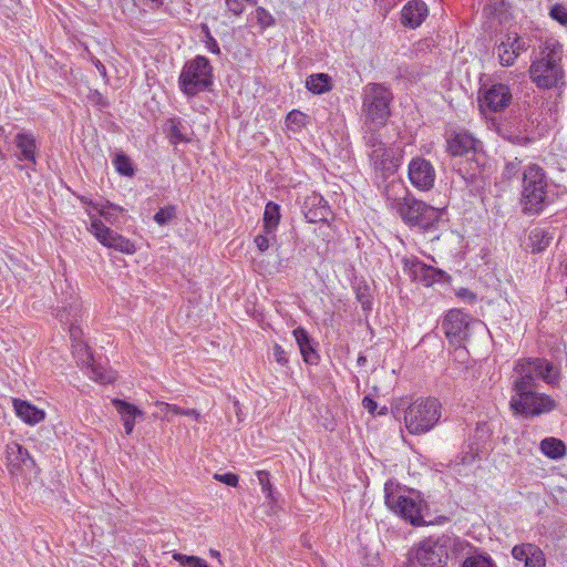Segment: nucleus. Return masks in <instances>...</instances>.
Here are the masks:
<instances>
[{
  "mask_svg": "<svg viewBox=\"0 0 567 567\" xmlns=\"http://www.w3.org/2000/svg\"><path fill=\"white\" fill-rule=\"evenodd\" d=\"M563 53L561 43L554 38H547L540 43L528 70L532 82L538 89L549 90L564 85Z\"/></svg>",
  "mask_w": 567,
  "mask_h": 567,
  "instance_id": "1",
  "label": "nucleus"
},
{
  "mask_svg": "<svg viewBox=\"0 0 567 567\" xmlns=\"http://www.w3.org/2000/svg\"><path fill=\"white\" fill-rule=\"evenodd\" d=\"M540 379L547 384H556L559 373L554 365L544 358H522L514 367L513 391L514 393L535 390L537 380Z\"/></svg>",
  "mask_w": 567,
  "mask_h": 567,
  "instance_id": "2",
  "label": "nucleus"
},
{
  "mask_svg": "<svg viewBox=\"0 0 567 567\" xmlns=\"http://www.w3.org/2000/svg\"><path fill=\"white\" fill-rule=\"evenodd\" d=\"M441 417V403L436 399H419L404 412L406 430L414 435L432 430Z\"/></svg>",
  "mask_w": 567,
  "mask_h": 567,
  "instance_id": "3",
  "label": "nucleus"
},
{
  "mask_svg": "<svg viewBox=\"0 0 567 567\" xmlns=\"http://www.w3.org/2000/svg\"><path fill=\"white\" fill-rule=\"evenodd\" d=\"M392 93L382 84L371 83L364 89L363 112L364 125L383 126L390 116Z\"/></svg>",
  "mask_w": 567,
  "mask_h": 567,
  "instance_id": "4",
  "label": "nucleus"
},
{
  "mask_svg": "<svg viewBox=\"0 0 567 567\" xmlns=\"http://www.w3.org/2000/svg\"><path fill=\"white\" fill-rule=\"evenodd\" d=\"M547 178L544 169L530 164L523 172L522 204L526 212L538 213L545 206Z\"/></svg>",
  "mask_w": 567,
  "mask_h": 567,
  "instance_id": "5",
  "label": "nucleus"
},
{
  "mask_svg": "<svg viewBox=\"0 0 567 567\" xmlns=\"http://www.w3.org/2000/svg\"><path fill=\"white\" fill-rule=\"evenodd\" d=\"M399 215L410 226L424 230L433 228L442 217L443 210L413 197H405L396 206Z\"/></svg>",
  "mask_w": 567,
  "mask_h": 567,
  "instance_id": "6",
  "label": "nucleus"
},
{
  "mask_svg": "<svg viewBox=\"0 0 567 567\" xmlns=\"http://www.w3.org/2000/svg\"><path fill=\"white\" fill-rule=\"evenodd\" d=\"M212 84V66L205 56L198 55L187 62L179 75L181 90L187 95H195Z\"/></svg>",
  "mask_w": 567,
  "mask_h": 567,
  "instance_id": "7",
  "label": "nucleus"
},
{
  "mask_svg": "<svg viewBox=\"0 0 567 567\" xmlns=\"http://www.w3.org/2000/svg\"><path fill=\"white\" fill-rule=\"evenodd\" d=\"M511 409L515 414H522L527 417L538 416L549 413L556 409V401L535 390L514 393L509 401Z\"/></svg>",
  "mask_w": 567,
  "mask_h": 567,
  "instance_id": "8",
  "label": "nucleus"
},
{
  "mask_svg": "<svg viewBox=\"0 0 567 567\" xmlns=\"http://www.w3.org/2000/svg\"><path fill=\"white\" fill-rule=\"evenodd\" d=\"M450 535L425 538L415 550V559L422 567H443L449 560Z\"/></svg>",
  "mask_w": 567,
  "mask_h": 567,
  "instance_id": "9",
  "label": "nucleus"
},
{
  "mask_svg": "<svg viewBox=\"0 0 567 567\" xmlns=\"http://www.w3.org/2000/svg\"><path fill=\"white\" fill-rule=\"evenodd\" d=\"M386 506L412 525H421V501L419 496L404 495L400 492H391L385 495Z\"/></svg>",
  "mask_w": 567,
  "mask_h": 567,
  "instance_id": "10",
  "label": "nucleus"
},
{
  "mask_svg": "<svg viewBox=\"0 0 567 567\" xmlns=\"http://www.w3.org/2000/svg\"><path fill=\"white\" fill-rule=\"evenodd\" d=\"M6 454L8 471L16 478L25 476L35 466L29 452L17 442L7 445Z\"/></svg>",
  "mask_w": 567,
  "mask_h": 567,
  "instance_id": "11",
  "label": "nucleus"
},
{
  "mask_svg": "<svg viewBox=\"0 0 567 567\" xmlns=\"http://www.w3.org/2000/svg\"><path fill=\"white\" fill-rule=\"evenodd\" d=\"M512 102V92L505 84L498 83L489 86L480 97V109L483 113H497L506 109Z\"/></svg>",
  "mask_w": 567,
  "mask_h": 567,
  "instance_id": "12",
  "label": "nucleus"
},
{
  "mask_svg": "<svg viewBox=\"0 0 567 567\" xmlns=\"http://www.w3.org/2000/svg\"><path fill=\"white\" fill-rule=\"evenodd\" d=\"M436 173L430 161L415 157L409 164V179L420 190H430L434 186Z\"/></svg>",
  "mask_w": 567,
  "mask_h": 567,
  "instance_id": "13",
  "label": "nucleus"
},
{
  "mask_svg": "<svg viewBox=\"0 0 567 567\" xmlns=\"http://www.w3.org/2000/svg\"><path fill=\"white\" fill-rule=\"evenodd\" d=\"M526 50V42L520 35L516 32H508L497 45L496 53L503 66H512L517 58Z\"/></svg>",
  "mask_w": 567,
  "mask_h": 567,
  "instance_id": "14",
  "label": "nucleus"
},
{
  "mask_svg": "<svg viewBox=\"0 0 567 567\" xmlns=\"http://www.w3.org/2000/svg\"><path fill=\"white\" fill-rule=\"evenodd\" d=\"M470 324L466 313L458 309H452L446 313L442 329L451 342H461L467 338Z\"/></svg>",
  "mask_w": 567,
  "mask_h": 567,
  "instance_id": "15",
  "label": "nucleus"
},
{
  "mask_svg": "<svg viewBox=\"0 0 567 567\" xmlns=\"http://www.w3.org/2000/svg\"><path fill=\"white\" fill-rule=\"evenodd\" d=\"M403 266L413 280L423 282L425 286H431L444 275V271L423 264L414 256L403 258Z\"/></svg>",
  "mask_w": 567,
  "mask_h": 567,
  "instance_id": "16",
  "label": "nucleus"
},
{
  "mask_svg": "<svg viewBox=\"0 0 567 567\" xmlns=\"http://www.w3.org/2000/svg\"><path fill=\"white\" fill-rule=\"evenodd\" d=\"M477 141L466 131H452L446 137V150L452 156H463L475 152Z\"/></svg>",
  "mask_w": 567,
  "mask_h": 567,
  "instance_id": "17",
  "label": "nucleus"
},
{
  "mask_svg": "<svg viewBox=\"0 0 567 567\" xmlns=\"http://www.w3.org/2000/svg\"><path fill=\"white\" fill-rule=\"evenodd\" d=\"M302 212L305 218L311 224L326 221L330 215L329 206L327 205L323 197L317 193H312L306 197Z\"/></svg>",
  "mask_w": 567,
  "mask_h": 567,
  "instance_id": "18",
  "label": "nucleus"
},
{
  "mask_svg": "<svg viewBox=\"0 0 567 567\" xmlns=\"http://www.w3.org/2000/svg\"><path fill=\"white\" fill-rule=\"evenodd\" d=\"M369 157L374 169L382 174H393L400 165V159L395 156L394 151L385 146L370 151Z\"/></svg>",
  "mask_w": 567,
  "mask_h": 567,
  "instance_id": "19",
  "label": "nucleus"
},
{
  "mask_svg": "<svg viewBox=\"0 0 567 567\" xmlns=\"http://www.w3.org/2000/svg\"><path fill=\"white\" fill-rule=\"evenodd\" d=\"M427 6L422 0L409 1L401 11V20L405 27L415 29L422 24L427 17Z\"/></svg>",
  "mask_w": 567,
  "mask_h": 567,
  "instance_id": "20",
  "label": "nucleus"
},
{
  "mask_svg": "<svg viewBox=\"0 0 567 567\" xmlns=\"http://www.w3.org/2000/svg\"><path fill=\"white\" fill-rule=\"evenodd\" d=\"M13 408L17 415L30 425L38 424L45 417L43 410H40L31 403L20 399H13Z\"/></svg>",
  "mask_w": 567,
  "mask_h": 567,
  "instance_id": "21",
  "label": "nucleus"
},
{
  "mask_svg": "<svg viewBox=\"0 0 567 567\" xmlns=\"http://www.w3.org/2000/svg\"><path fill=\"white\" fill-rule=\"evenodd\" d=\"M112 404L115 406L116 411L121 415V419L125 427V433L131 434L134 429L135 419L137 416H142L143 412L134 404H131L120 399L112 400Z\"/></svg>",
  "mask_w": 567,
  "mask_h": 567,
  "instance_id": "22",
  "label": "nucleus"
},
{
  "mask_svg": "<svg viewBox=\"0 0 567 567\" xmlns=\"http://www.w3.org/2000/svg\"><path fill=\"white\" fill-rule=\"evenodd\" d=\"M256 475H257L259 485L261 486V491L266 495L267 507H268L267 513L269 515H274L277 513L278 497H277V495L274 491V486L270 482V474L268 471L260 470V471L256 472Z\"/></svg>",
  "mask_w": 567,
  "mask_h": 567,
  "instance_id": "23",
  "label": "nucleus"
},
{
  "mask_svg": "<svg viewBox=\"0 0 567 567\" xmlns=\"http://www.w3.org/2000/svg\"><path fill=\"white\" fill-rule=\"evenodd\" d=\"M17 147L20 150L21 155L19 159L35 163V138L28 133H19L16 136Z\"/></svg>",
  "mask_w": 567,
  "mask_h": 567,
  "instance_id": "24",
  "label": "nucleus"
},
{
  "mask_svg": "<svg viewBox=\"0 0 567 567\" xmlns=\"http://www.w3.org/2000/svg\"><path fill=\"white\" fill-rule=\"evenodd\" d=\"M540 451L551 460H558L566 455L565 443L556 437H546L540 442Z\"/></svg>",
  "mask_w": 567,
  "mask_h": 567,
  "instance_id": "25",
  "label": "nucleus"
},
{
  "mask_svg": "<svg viewBox=\"0 0 567 567\" xmlns=\"http://www.w3.org/2000/svg\"><path fill=\"white\" fill-rule=\"evenodd\" d=\"M264 231L274 234L280 221V207L274 202H268L264 210Z\"/></svg>",
  "mask_w": 567,
  "mask_h": 567,
  "instance_id": "26",
  "label": "nucleus"
},
{
  "mask_svg": "<svg viewBox=\"0 0 567 567\" xmlns=\"http://www.w3.org/2000/svg\"><path fill=\"white\" fill-rule=\"evenodd\" d=\"M90 230L96 237V239L105 247L111 248L112 243L115 238L116 233L106 227L99 218L91 219Z\"/></svg>",
  "mask_w": 567,
  "mask_h": 567,
  "instance_id": "27",
  "label": "nucleus"
},
{
  "mask_svg": "<svg viewBox=\"0 0 567 567\" xmlns=\"http://www.w3.org/2000/svg\"><path fill=\"white\" fill-rule=\"evenodd\" d=\"M306 86L315 94H322L331 90V79L324 73L312 74L307 78Z\"/></svg>",
  "mask_w": 567,
  "mask_h": 567,
  "instance_id": "28",
  "label": "nucleus"
},
{
  "mask_svg": "<svg viewBox=\"0 0 567 567\" xmlns=\"http://www.w3.org/2000/svg\"><path fill=\"white\" fill-rule=\"evenodd\" d=\"M81 202L97 210L99 214L110 223H113L114 217L123 212V208L121 206L110 202H106L105 204H99L87 200L85 197H81Z\"/></svg>",
  "mask_w": 567,
  "mask_h": 567,
  "instance_id": "29",
  "label": "nucleus"
},
{
  "mask_svg": "<svg viewBox=\"0 0 567 567\" xmlns=\"http://www.w3.org/2000/svg\"><path fill=\"white\" fill-rule=\"evenodd\" d=\"M167 136L173 145L188 143L190 138L183 132V125L179 120L169 118L166 122Z\"/></svg>",
  "mask_w": 567,
  "mask_h": 567,
  "instance_id": "30",
  "label": "nucleus"
},
{
  "mask_svg": "<svg viewBox=\"0 0 567 567\" xmlns=\"http://www.w3.org/2000/svg\"><path fill=\"white\" fill-rule=\"evenodd\" d=\"M86 361L90 364L91 378L100 383H112L115 381L116 375L113 371L105 369L102 365L95 364L93 359L86 357Z\"/></svg>",
  "mask_w": 567,
  "mask_h": 567,
  "instance_id": "31",
  "label": "nucleus"
},
{
  "mask_svg": "<svg viewBox=\"0 0 567 567\" xmlns=\"http://www.w3.org/2000/svg\"><path fill=\"white\" fill-rule=\"evenodd\" d=\"M533 252H540L549 246L551 237L542 229H535L529 236Z\"/></svg>",
  "mask_w": 567,
  "mask_h": 567,
  "instance_id": "32",
  "label": "nucleus"
},
{
  "mask_svg": "<svg viewBox=\"0 0 567 567\" xmlns=\"http://www.w3.org/2000/svg\"><path fill=\"white\" fill-rule=\"evenodd\" d=\"M80 316V307L78 305H70L69 307L58 310L56 318L64 326H71V322H78Z\"/></svg>",
  "mask_w": 567,
  "mask_h": 567,
  "instance_id": "33",
  "label": "nucleus"
},
{
  "mask_svg": "<svg viewBox=\"0 0 567 567\" xmlns=\"http://www.w3.org/2000/svg\"><path fill=\"white\" fill-rule=\"evenodd\" d=\"M114 166L116 171L124 176L132 177L135 173L131 159L123 153L116 154L114 157Z\"/></svg>",
  "mask_w": 567,
  "mask_h": 567,
  "instance_id": "34",
  "label": "nucleus"
},
{
  "mask_svg": "<svg viewBox=\"0 0 567 567\" xmlns=\"http://www.w3.org/2000/svg\"><path fill=\"white\" fill-rule=\"evenodd\" d=\"M381 126H373V128L369 127V125H364V142L365 145L372 151L378 150L384 146V143L380 140L377 131Z\"/></svg>",
  "mask_w": 567,
  "mask_h": 567,
  "instance_id": "35",
  "label": "nucleus"
},
{
  "mask_svg": "<svg viewBox=\"0 0 567 567\" xmlns=\"http://www.w3.org/2000/svg\"><path fill=\"white\" fill-rule=\"evenodd\" d=\"M173 559L178 561L182 566L209 567L203 558L197 556H188L181 553H174Z\"/></svg>",
  "mask_w": 567,
  "mask_h": 567,
  "instance_id": "36",
  "label": "nucleus"
},
{
  "mask_svg": "<svg viewBox=\"0 0 567 567\" xmlns=\"http://www.w3.org/2000/svg\"><path fill=\"white\" fill-rule=\"evenodd\" d=\"M69 332L70 338L73 342H76V344H73V348L79 351L85 352V355H87L89 359H91V354L89 352V348L80 342L82 330L76 324V322L72 321L71 326H69Z\"/></svg>",
  "mask_w": 567,
  "mask_h": 567,
  "instance_id": "37",
  "label": "nucleus"
},
{
  "mask_svg": "<svg viewBox=\"0 0 567 567\" xmlns=\"http://www.w3.org/2000/svg\"><path fill=\"white\" fill-rule=\"evenodd\" d=\"M111 248H114L115 250L127 254V255H132L135 252L134 244L117 233L115 235V238L112 243Z\"/></svg>",
  "mask_w": 567,
  "mask_h": 567,
  "instance_id": "38",
  "label": "nucleus"
},
{
  "mask_svg": "<svg viewBox=\"0 0 567 567\" xmlns=\"http://www.w3.org/2000/svg\"><path fill=\"white\" fill-rule=\"evenodd\" d=\"M462 567H494V564L489 556L477 554L467 557Z\"/></svg>",
  "mask_w": 567,
  "mask_h": 567,
  "instance_id": "39",
  "label": "nucleus"
},
{
  "mask_svg": "<svg viewBox=\"0 0 567 567\" xmlns=\"http://www.w3.org/2000/svg\"><path fill=\"white\" fill-rule=\"evenodd\" d=\"M524 564L525 567H545L546 558L543 550L536 546L533 551L529 553V556Z\"/></svg>",
  "mask_w": 567,
  "mask_h": 567,
  "instance_id": "40",
  "label": "nucleus"
},
{
  "mask_svg": "<svg viewBox=\"0 0 567 567\" xmlns=\"http://www.w3.org/2000/svg\"><path fill=\"white\" fill-rule=\"evenodd\" d=\"M307 115L300 111H291L286 117L287 126L297 130L306 125Z\"/></svg>",
  "mask_w": 567,
  "mask_h": 567,
  "instance_id": "41",
  "label": "nucleus"
},
{
  "mask_svg": "<svg viewBox=\"0 0 567 567\" xmlns=\"http://www.w3.org/2000/svg\"><path fill=\"white\" fill-rule=\"evenodd\" d=\"M519 173L520 161L518 158H514L505 164L502 176L506 181H512L513 178L518 177Z\"/></svg>",
  "mask_w": 567,
  "mask_h": 567,
  "instance_id": "42",
  "label": "nucleus"
},
{
  "mask_svg": "<svg viewBox=\"0 0 567 567\" xmlns=\"http://www.w3.org/2000/svg\"><path fill=\"white\" fill-rule=\"evenodd\" d=\"M451 540H453V544L449 546V559L451 557H458L462 555L466 549L470 548V544L466 540H463L458 537L451 536Z\"/></svg>",
  "mask_w": 567,
  "mask_h": 567,
  "instance_id": "43",
  "label": "nucleus"
},
{
  "mask_svg": "<svg viewBox=\"0 0 567 567\" xmlns=\"http://www.w3.org/2000/svg\"><path fill=\"white\" fill-rule=\"evenodd\" d=\"M536 545L529 543L516 545L512 549V556L514 559L525 563L529 556V553H532Z\"/></svg>",
  "mask_w": 567,
  "mask_h": 567,
  "instance_id": "44",
  "label": "nucleus"
},
{
  "mask_svg": "<svg viewBox=\"0 0 567 567\" xmlns=\"http://www.w3.org/2000/svg\"><path fill=\"white\" fill-rule=\"evenodd\" d=\"M275 238H276L275 233L274 234H266L264 231V234H259V235H257L254 238V243H255L256 247L258 248V250L260 252H264V251H266L269 248L270 240L275 239Z\"/></svg>",
  "mask_w": 567,
  "mask_h": 567,
  "instance_id": "45",
  "label": "nucleus"
},
{
  "mask_svg": "<svg viewBox=\"0 0 567 567\" xmlns=\"http://www.w3.org/2000/svg\"><path fill=\"white\" fill-rule=\"evenodd\" d=\"M256 19L258 24H260L262 28H267L274 24L272 16L262 7H258L256 9Z\"/></svg>",
  "mask_w": 567,
  "mask_h": 567,
  "instance_id": "46",
  "label": "nucleus"
},
{
  "mask_svg": "<svg viewBox=\"0 0 567 567\" xmlns=\"http://www.w3.org/2000/svg\"><path fill=\"white\" fill-rule=\"evenodd\" d=\"M174 207L161 208L155 215L154 220L158 225L167 224L174 217Z\"/></svg>",
  "mask_w": 567,
  "mask_h": 567,
  "instance_id": "47",
  "label": "nucleus"
},
{
  "mask_svg": "<svg viewBox=\"0 0 567 567\" xmlns=\"http://www.w3.org/2000/svg\"><path fill=\"white\" fill-rule=\"evenodd\" d=\"M550 17L563 25L567 24V10L560 4H555L551 8Z\"/></svg>",
  "mask_w": 567,
  "mask_h": 567,
  "instance_id": "48",
  "label": "nucleus"
},
{
  "mask_svg": "<svg viewBox=\"0 0 567 567\" xmlns=\"http://www.w3.org/2000/svg\"><path fill=\"white\" fill-rule=\"evenodd\" d=\"M274 358L276 362L282 367H287L289 363L287 351L277 343L274 346Z\"/></svg>",
  "mask_w": 567,
  "mask_h": 567,
  "instance_id": "49",
  "label": "nucleus"
},
{
  "mask_svg": "<svg viewBox=\"0 0 567 567\" xmlns=\"http://www.w3.org/2000/svg\"><path fill=\"white\" fill-rule=\"evenodd\" d=\"M293 336L300 350H303V348L306 346L308 347V343H310L308 332L301 327L293 330Z\"/></svg>",
  "mask_w": 567,
  "mask_h": 567,
  "instance_id": "50",
  "label": "nucleus"
},
{
  "mask_svg": "<svg viewBox=\"0 0 567 567\" xmlns=\"http://www.w3.org/2000/svg\"><path fill=\"white\" fill-rule=\"evenodd\" d=\"M155 405L161 410L166 419H168L169 413L178 415V412H181L179 406L166 402L156 401Z\"/></svg>",
  "mask_w": 567,
  "mask_h": 567,
  "instance_id": "51",
  "label": "nucleus"
},
{
  "mask_svg": "<svg viewBox=\"0 0 567 567\" xmlns=\"http://www.w3.org/2000/svg\"><path fill=\"white\" fill-rule=\"evenodd\" d=\"M214 478L218 482H221L228 486H237L238 484V476L233 473H225V474H215Z\"/></svg>",
  "mask_w": 567,
  "mask_h": 567,
  "instance_id": "52",
  "label": "nucleus"
},
{
  "mask_svg": "<svg viewBox=\"0 0 567 567\" xmlns=\"http://www.w3.org/2000/svg\"><path fill=\"white\" fill-rule=\"evenodd\" d=\"M227 10L235 16H240L244 12V4L240 0H225Z\"/></svg>",
  "mask_w": 567,
  "mask_h": 567,
  "instance_id": "53",
  "label": "nucleus"
},
{
  "mask_svg": "<svg viewBox=\"0 0 567 567\" xmlns=\"http://www.w3.org/2000/svg\"><path fill=\"white\" fill-rule=\"evenodd\" d=\"M302 357H303V360L307 362V363H310V364H313L317 362L318 360V355L317 353L315 352V350L312 349L311 344L308 343V347L306 346L303 348V350H300Z\"/></svg>",
  "mask_w": 567,
  "mask_h": 567,
  "instance_id": "54",
  "label": "nucleus"
},
{
  "mask_svg": "<svg viewBox=\"0 0 567 567\" xmlns=\"http://www.w3.org/2000/svg\"><path fill=\"white\" fill-rule=\"evenodd\" d=\"M362 405L371 414H373L377 409V402L370 396L363 398Z\"/></svg>",
  "mask_w": 567,
  "mask_h": 567,
  "instance_id": "55",
  "label": "nucleus"
},
{
  "mask_svg": "<svg viewBox=\"0 0 567 567\" xmlns=\"http://www.w3.org/2000/svg\"><path fill=\"white\" fill-rule=\"evenodd\" d=\"M178 415L192 416L197 421L200 419V413L195 409H186L185 410V409L181 408V412H178Z\"/></svg>",
  "mask_w": 567,
  "mask_h": 567,
  "instance_id": "56",
  "label": "nucleus"
},
{
  "mask_svg": "<svg viewBox=\"0 0 567 567\" xmlns=\"http://www.w3.org/2000/svg\"><path fill=\"white\" fill-rule=\"evenodd\" d=\"M206 43H207V48L210 52L219 53V47H218L216 40L213 37H210L209 34H208V40Z\"/></svg>",
  "mask_w": 567,
  "mask_h": 567,
  "instance_id": "57",
  "label": "nucleus"
},
{
  "mask_svg": "<svg viewBox=\"0 0 567 567\" xmlns=\"http://www.w3.org/2000/svg\"><path fill=\"white\" fill-rule=\"evenodd\" d=\"M94 64H95V66H96L97 71L100 72V74H101L103 78H105V76H106V69H105V66L101 63V61L95 60V61H94Z\"/></svg>",
  "mask_w": 567,
  "mask_h": 567,
  "instance_id": "58",
  "label": "nucleus"
},
{
  "mask_svg": "<svg viewBox=\"0 0 567 567\" xmlns=\"http://www.w3.org/2000/svg\"><path fill=\"white\" fill-rule=\"evenodd\" d=\"M460 296H462V297H467L468 296L471 301L475 300V296L472 292L467 291V290H464V292L460 293Z\"/></svg>",
  "mask_w": 567,
  "mask_h": 567,
  "instance_id": "59",
  "label": "nucleus"
},
{
  "mask_svg": "<svg viewBox=\"0 0 567 567\" xmlns=\"http://www.w3.org/2000/svg\"><path fill=\"white\" fill-rule=\"evenodd\" d=\"M209 554H210V556H212V557L217 558V559H220V553H219L218 550H216V549H210V550H209Z\"/></svg>",
  "mask_w": 567,
  "mask_h": 567,
  "instance_id": "60",
  "label": "nucleus"
},
{
  "mask_svg": "<svg viewBox=\"0 0 567 567\" xmlns=\"http://www.w3.org/2000/svg\"><path fill=\"white\" fill-rule=\"evenodd\" d=\"M364 362H365V358H364V357H359V359H358V363H359V364H362V363H364Z\"/></svg>",
  "mask_w": 567,
  "mask_h": 567,
  "instance_id": "61",
  "label": "nucleus"
},
{
  "mask_svg": "<svg viewBox=\"0 0 567 567\" xmlns=\"http://www.w3.org/2000/svg\"><path fill=\"white\" fill-rule=\"evenodd\" d=\"M565 272L567 274V259H566V264H565Z\"/></svg>",
  "mask_w": 567,
  "mask_h": 567,
  "instance_id": "62",
  "label": "nucleus"
},
{
  "mask_svg": "<svg viewBox=\"0 0 567 567\" xmlns=\"http://www.w3.org/2000/svg\"><path fill=\"white\" fill-rule=\"evenodd\" d=\"M0 132H2V128L0 127Z\"/></svg>",
  "mask_w": 567,
  "mask_h": 567,
  "instance_id": "63",
  "label": "nucleus"
}]
</instances>
